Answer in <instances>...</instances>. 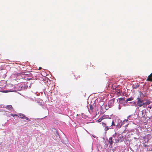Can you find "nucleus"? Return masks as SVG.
I'll use <instances>...</instances> for the list:
<instances>
[{
	"label": "nucleus",
	"instance_id": "1",
	"mask_svg": "<svg viewBox=\"0 0 152 152\" xmlns=\"http://www.w3.org/2000/svg\"><path fill=\"white\" fill-rule=\"evenodd\" d=\"M102 125L103 127L104 128V130L105 131H107L109 129H112V127L111 126H107V123L104 122H102Z\"/></svg>",
	"mask_w": 152,
	"mask_h": 152
},
{
	"label": "nucleus",
	"instance_id": "2",
	"mask_svg": "<svg viewBox=\"0 0 152 152\" xmlns=\"http://www.w3.org/2000/svg\"><path fill=\"white\" fill-rule=\"evenodd\" d=\"M137 100V104L138 106L141 107L144 105V102H143V100L141 99L140 98H138Z\"/></svg>",
	"mask_w": 152,
	"mask_h": 152
},
{
	"label": "nucleus",
	"instance_id": "3",
	"mask_svg": "<svg viewBox=\"0 0 152 152\" xmlns=\"http://www.w3.org/2000/svg\"><path fill=\"white\" fill-rule=\"evenodd\" d=\"M115 100V99H113L109 101L108 103V105L109 107H111L114 105Z\"/></svg>",
	"mask_w": 152,
	"mask_h": 152
},
{
	"label": "nucleus",
	"instance_id": "4",
	"mask_svg": "<svg viewBox=\"0 0 152 152\" xmlns=\"http://www.w3.org/2000/svg\"><path fill=\"white\" fill-rule=\"evenodd\" d=\"M19 115L20 116V117L18 116V117L20 118L25 119L29 121H30V120L25 115L23 114L20 113L19 114Z\"/></svg>",
	"mask_w": 152,
	"mask_h": 152
},
{
	"label": "nucleus",
	"instance_id": "5",
	"mask_svg": "<svg viewBox=\"0 0 152 152\" xmlns=\"http://www.w3.org/2000/svg\"><path fill=\"white\" fill-rule=\"evenodd\" d=\"M107 125H109V124H110V126H111L112 127L113 126H115V124L113 120L112 121H111V120H108L107 121Z\"/></svg>",
	"mask_w": 152,
	"mask_h": 152
},
{
	"label": "nucleus",
	"instance_id": "6",
	"mask_svg": "<svg viewBox=\"0 0 152 152\" xmlns=\"http://www.w3.org/2000/svg\"><path fill=\"white\" fill-rule=\"evenodd\" d=\"M144 148H145V149H146L147 151H150L152 150V149L150 147L146 145L145 144Z\"/></svg>",
	"mask_w": 152,
	"mask_h": 152
},
{
	"label": "nucleus",
	"instance_id": "7",
	"mask_svg": "<svg viewBox=\"0 0 152 152\" xmlns=\"http://www.w3.org/2000/svg\"><path fill=\"white\" fill-rule=\"evenodd\" d=\"M89 110L90 112H92L94 109V107L93 105L91 104H90L89 105Z\"/></svg>",
	"mask_w": 152,
	"mask_h": 152
},
{
	"label": "nucleus",
	"instance_id": "8",
	"mask_svg": "<svg viewBox=\"0 0 152 152\" xmlns=\"http://www.w3.org/2000/svg\"><path fill=\"white\" fill-rule=\"evenodd\" d=\"M128 120L127 119V120H125L122 122H121V124L120 127H121V126H122L123 125H124V124H125L126 123H127V124L126 125V126L127 125H128Z\"/></svg>",
	"mask_w": 152,
	"mask_h": 152
},
{
	"label": "nucleus",
	"instance_id": "9",
	"mask_svg": "<svg viewBox=\"0 0 152 152\" xmlns=\"http://www.w3.org/2000/svg\"><path fill=\"white\" fill-rule=\"evenodd\" d=\"M147 80L152 81V73H151L149 76H148Z\"/></svg>",
	"mask_w": 152,
	"mask_h": 152
},
{
	"label": "nucleus",
	"instance_id": "10",
	"mask_svg": "<svg viewBox=\"0 0 152 152\" xmlns=\"http://www.w3.org/2000/svg\"><path fill=\"white\" fill-rule=\"evenodd\" d=\"M6 108L8 109V110H12L13 109V107H12V106L11 105H7Z\"/></svg>",
	"mask_w": 152,
	"mask_h": 152
},
{
	"label": "nucleus",
	"instance_id": "11",
	"mask_svg": "<svg viewBox=\"0 0 152 152\" xmlns=\"http://www.w3.org/2000/svg\"><path fill=\"white\" fill-rule=\"evenodd\" d=\"M104 116H103L102 117H100L99 119L97 120V122L99 123L101 122V121L104 119Z\"/></svg>",
	"mask_w": 152,
	"mask_h": 152
},
{
	"label": "nucleus",
	"instance_id": "12",
	"mask_svg": "<svg viewBox=\"0 0 152 152\" xmlns=\"http://www.w3.org/2000/svg\"><path fill=\"white\" fill-rule=\"evenodd\" d=\"M109 142L110 144L111 145H112L113 143V141H112V137H110L109 138Z\"/></svg>",
	"mask_w": 152,
	"mask_h": 152
},
{
	"label": "nucleus",
	"instance_id": "13",
	"mask_svg": "<svg viewBox=\"0 0 152 152\" xmlns=\"http://www.w3.org/2000/svg\"><path fill=\"white\" fill-rule=\"evenodd\" d=\"M133 99V98L132 97H131L130 98L127 99L126 101V102L127 103V102H128L129 101L132 100Z\"/></svg>",
	"mask_w": 152,
	"mask_h": 152
},
{
	"label": "nucleus",
	"instance_id": "14",
	"mask_svg": "<svg viewBox=\"0 0 152 152\" xmlns=\"http://www.w3.org/2000/svg\"><path fill=\"white\" fill-rule=\"evenodd\" d=\"M120 139L121 140V141H124V137L123 136V135H121L120 137Z\"/></svg>",
	"mask_w": 152,
	"mask_h": 152
},
{
	"label": "nucleus",
	"instance_id": "15",
	"mask_svg": "<svg viewBox=\"0 0 152 152\" xmlns=\"http://www.w3.org/2000/svg\"><path fill=\"white\" fill-rule=\"evenodd\" d=\"M150 101H148L147 102H146L144 103V105H149L150 104Z\"/></svg>",
	"mask_w": 152,
	"mask_h": 152
},
{
	"label": "nucleus",
	"instance_id": "16",
	"mask_svg": "<svg viewBox=\"0 0 152 152\" xmlns=\"http://www.w3.org/2000/svg\"><path fill=\"white\" fill-rule=\"evenodd\" d=\"M139 87V85H137L135 86H133V88L134 89H136L137 88H138Z\"/></svg>",
	"mask_w": 152,
	"mask_h": 152
},
{
	"label": "nucleus",
	"instance_id": "17",
	"mask_svg": "<svg viewBox=\"0 0 152 152\" xmlns=\"http://www.w3.org/2000/svg\"><path fill=\"white\" fill-rule=\"evenodd\" d=\"M119 100V101H124L125 100V97L124 98H120L119 99H118Z\"/></svg>",
	"mask_w": 152,
	"mask_h": 152
},
{
	"label": "nucleus",
	"instance_id": "18",
	"mask_svg": "<svg viewBox=\"0 0 152 152\" xmlns=\"http://www.w3.org/2000/svg\"><path fill=\"white\" fill-rule=\"evenodd\" d=\"M133 104H134V105L135 107H137V104H136V102H133Z\"/></svg>",
	"mask_w": 152,
	"mask_h": 152
},
{
	"label": "nucleus",
	"instance_id": "19",
	"mask_svg": "<svg viewBox=\"0 0 152 152\" xmlns=\"http://www.w3.org/2000/svg\"><path fill=\"white\" fill-rule=\"evenodd\" d=\"M11 115L13 117H14L15 116H18V115L16 114H12Z\"/></svg>",
	"mask_w": 152,
	"mask_h": 152
},
{
	"label": "nucleus",
	"instance_id": "20",
	"mask_svg": "<svg viewBox=\"0 0 152 152\" xmlns=\"http://www.w3.org/2000/svg\"><path fill=\"white\" fill-rule=\"evenodd\" d=\"M42 69V67H39V70H40V69Z\"/></svg>",
	"mask_w": 152,
	"mask_h": 152
},
{
	"label": "nucleus",
	"instance_id": "21",
	"mask_svg": "<svg viewBox=\"0 0 152 152\" xmlns=\"http://www.w3.org/2000/svg\"><path fill=\"white\" fill-rule=\"evenodd\" d=\"M78 77H80V76H78L77 77L78 78Z\"/></svg>",
	"mask_w": 152,
	"mask_h": 152
},
{
	"label": "nucleus",
	"instance_id": "22",
	"mask_svg": "<svg viewBox=\"0 0 152 152\" xmlns=\"http://www.w3.org/2000/svg\"><path fill=\"white\" fill-rule=\"evenodd\" d=\"M118 93H119V94L120 93V92H118Z\"/></svg>",
	"mask_w": 152,
	"mask_h": 152
}]
</instances>
